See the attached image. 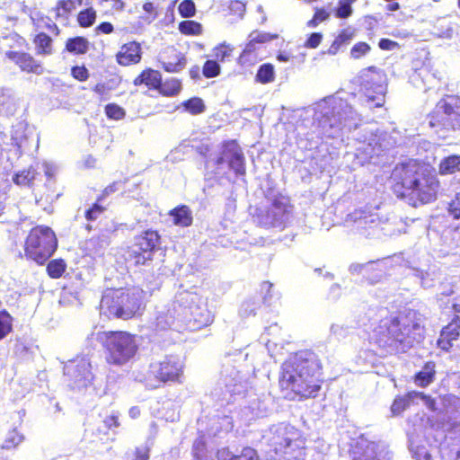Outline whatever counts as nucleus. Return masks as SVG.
<instances>
[{
  "instance_id": "1",
  "label": "nucleus",
  "mask_w": 460,
  "mask_h": 460,
  "mask_svg": "<svg viewBox=\"0 0 460 460\" xmlns=\"http://www.w3.org/2000/svg\"><path fill=\"white\" fill-rule=\"evenodd\" d=\"M321 363L312 350H300L282 364L279 385L286 397L293 399L315 397L320 385Z\"/></svg>"
},
{
  "instance_id": "2",
  "label": "nucleus",
  "mask_w": 460,
  "mask_h": 460,
  "mask_svg": "<svg viewBox=\"0 0 460 460\" xmlns=\"http://www.w3.org/2000/svg\"><path fill=\"white\" fill-rule=\"evenodd\" d=\"M394 191L398 196L410 197L414 207L436 199L439 182L433 171L416 160L398 164L392 172Z\"/></svg>"
},
{
  "instance_id": "3",
  "label": "nucleus",
  "mask_w": 460,
  "mask_h": 460,
  "mask_svg": "<svg viewBox=\"0 0 460 460\" xmlns=\"http://www.w3.org/2000/svg\"><path fill=\"white\" fill-rule=\"evenodd\" d=\"M376 343L387 352H405L423 338V328L410 315L386 319L374 332Z\"/></svg>"
},
{
  "instance_id": "4",
  "label": "nucleus",
  "mask_w": 460,
  "mask_h": 460,
  "mask_svg": "<svg viewBox=\"0 0 460 460\" xmlns=\"http://www.w3.org/2000/svg\"><path fill=\"white\" fill-rule=\"evenodd\" d=\"M315 119L321 134L328 138L341 137L345 129H356L361 120L347 101L335 97L324 99L317 104Z\"/></svg>"
},
{
  "instance_id": "5",
  "label": "nucleus",
  "mask_w": 460,
  "mask_h": 460,
  "mask_svg": "<svg viewBox=\"0 0 460 460\" xmlns=\"http://www.w3.org/2000/svg\"><path fill=\"white\" fill-rule=\"evenodd\" d=\"M273 460H305L306 438L302 430L288 423L272 425L262 436Z\"/></svg>"
},
{
  "instance_id": "6",
  "label": "nucleus",
  "mask_w": 460,
  "mask_h": 460,
  "mask_svg": "<svg viewBox=\"0 0 460 460\" xmlns=\"http://www.w3.org/2000/svg\"><path fill=\"white\" fill-rule=\"evenodd\" d=\"M399 132H387L376 127L367 126L354 136V156L356 164L364 165L375 156H380L385 151L394 147L398 143Z\"/></svg>"
},
{
  "instance_id": "7",
  "label": "nucleus",
  "mask_w": 460,
  "mask_h": 460,
  "mask_svg": "<svg viewBox=\"0 0 460 460\" xmlns=\"http://www.w3.org/2000/svg\"><path fill=\"white\" fill-rule=\"evenodd\" d=\"M145 292L139 288H108L103 292L101 314L108 317L129 319L140 314L144 305Z\"/></svg>"
},
{
  "instance_id": "8",
  "label": "nucleus",
  "mask_w": 460,
  "mask_h": 460,
  "mask_svg": "<svg viewBox=\"0 0 460 460\" xmlns=\"http://www.w3.org/2000/svg\"><path fill=\"white\" fill-rule=\"evenodd\" d=\"M173 310L177 313L178 322L190 329L208 326L213 321L211 313L195 292L178 291L173 300Z\"/></svg>"
},
{
  "instance_id": "9",
  "label": "nucleus",
  "mask_w": 460,
  "mask_h": 460,
  "mask_svg": "<svg viewBox=\"0 0 460 460\" xmlns=\"http://www.w3.org/2000/svg\"><path fill=\"white\" fill-rule=\"evenodd\" d=\"M236 359L227 358L222 365L220 377L211 390V396L222 403L230 404L239 398L246 389V380L236 367L233 365Z\"/></svg>"
},
{
  "instance_id": "10",
  "label": "nucleus",
  "mask_w": 460,
  "mask_h": 460,
  "mask_svg": "<svg viewBox=\"0 0 460 460\" xmlns=\"http://www.w3.org/2000/svg\"><path fill=\"white\" fill-rule=\"evenodd\" d=\"M99 339L104 342L110 365L122 367L130 362L138 348L134 335L127 332H104L99 333Z\"/></svg>"
},
{
  "instance_id": "11",
  "label": "nucleus",
  "mask_w": 460,
  "mask_h": 460,
  "mask_svg": "<svg viewBox=\"0 0 460 460\" xmlns=\"http://www.w3.org/2000/svg\"><path fill=\"white\" fill-rule=\"evenodd\" d=\"M292 217V207L284 196L268 199L267 202L255 208L252 219L264 228L284 229Z\"/></svg>"
},
{
  "instance_id": "12",
  "label": "nucleus",
  "mask_w": 460,
  "mask_h": 460,
  "mask_svg": "<svg viewBox=\"0 0 460 460\" xmlns=\"http://www.w3.org/2000/svg\"><path fill=\"white\" fill-rule=\"evenodd\" d=\"M58 246L55 233L50 227L38 226L32 228L25 243L26 255L39 264H43Z\"/></svg>"
},
{
  "instance_id": "13",
  "label": "nucleus",
  "mask_w": 460,
  "mask_h": 460,
  "mask_svg": "<svg viewBox=\"0 0 460 460\" xmlns=\"http://www.w3.org/2000/svg\"><path fill=\"white\" fill-rule=\"evenodd\" d=\"M429 124L447 130L460 128V98L448 95L439 101L429 116Z\"/></svg>"
},
{
  "instance_id": "14",
  "label": "nucleus",
  "mask_w": 460,
  "mask_h": 460,
  "mask_svg": "<svg viewBox=\"0 0 460 460\" xmlns=\"http://www.w3.org/2000/svg\"><path fill=\"white\" fill-rule=\"evenodd\" d=\"M362 85L366 90L361 102L368 109L382 107L386 92L385 74L376 67H369L362 72Z\"/></svg>"
},
{
  "instance_id": "15",
  "label": "nucleus",
  "mask_w": 460,
  "mask_h": 460,
  "mask_svg": "<svg viewBox=\"0 0 460 460\" xmlns=\"http://www.w3.org/2000/svg\"><path fill=\"white\" fill-rule=\"evenodd\" d=\"M91 369V363L84 357L76 358L66 362L64 366V375L68 385L74 389L86 387L93 379Z\"/></svg>"
},
{
  "instance_id": "16",
  "label": "nucleus",
  "mask_w": 460,
  "mask_h": 460,
  "mask_svg": "<svg viewBox=\"0 0 460 460\" xmlns=\"http://www.w3.org/2000/svg\"><path fill=\"white\" fill-rule=\"evenodd\" d=\"M392 458L391 451L384 443L368 440L363 436L357 439L353 447L352 460H392Z\"/></svg>"
},
{
  "instance_id": "17",
  "label": "nucleus",
  "mask_w": 460,
  "mask_h": 460,
  "mask_svg": "<svg viewBox=\"0 0 460 460\" xmlns=\"http://www.w3.org/2000/svg\"><path fill=\"white\" fill-rule=\"evenodd\" d=\"M183 364L179 356H166L159 362L150 365V372L161 382L180 381Z\"/></svg>"
},
{
  "instance_id": "18",
  "label": "nucleus",
  "mask_w": 460,
  "mask_h": 460,
  "mask_svg": "<svg viewBox=\"0 0 460 460\" xmlns=\"http://www.w3.org/2000/svg\"><path fill=\"white\" fill-rule=\"evenodd\" d=\"M346 223L351 224L357 233L367 237L378 236L379 231L385 230L381 226V221L377 215L363 211H355L349 215Z\"/></svg>"
},
{
  "instance_id": "19",
  "label": "nucleus",
  "mask_w": 460,
  "mask_h": 460,
  "mask_svg": "<svg viewBox=\"0 0 460 460\" xmlns=\"http://www.w3.org/2000/svg\"><path fill=\"white\" fill-rule=\"evenodd\" d=\"M157 232L147 230L135 238L131 254H134L136 264H145L152 259V253L159 243Z\"/></svg>"
},
{
  "instance_id": "20",
  "label": "nucleus",
  "mask_w": 460,
  "mask_h": 460,
  "mask_svg": "<svg viewBox=\"0 0 460 460\" xmlns=\"http://www.w3.org/2000/svg\"><path fill=\"white\" fill-rule=\"evenodd\" d=\"M227 163L231 170L236 175L243 176L245 174L244 156L240 146L234 142L225 144L221 155L217 158V164H222Z\"/></svg>"
},
{
  "instance_id": "21",
  "label": "nucleus",
  "mask_w": 460,
  "mask_h": 460,
  "mask_svg": "<svg viewBox=\"0 0 460 460\" xmlns=\"http://www.w3.org/2000/svg\"><path fill=\"white\" fill-rule=\"evenodd\" d=\"M240 406V410L235 414L236 418L243 421H250L263 417L269 411V403L254 394H249L248 398L243 401Z\"/></svg>"
},
{
  "instance_id": "22",
  "label": "nucleus",
  "mask_w": 460,
  "mask_h": 460,
  "mask_svg": "<svg viewBox=\"0 0 460 460\" xmlns=\"http://www.w3.org/2000/svg\"><path fill=\"white\" fill-rule=\"evenodd\" d=\"M420 401L422 402V403L426 405L429 410L434 411L436 409V402L434 399L421 392L412 391L409 392L402 397L396 398L391 406V411L394 414L398 415L411 403H418Z\"/></svg>"
},
{
  "instance_id": "23",
  "label": "nucleus",
  "mask_w": 460,
  "mask_h": 460,
  "mask_svg": "<svg viewBox=\"0 0 460 460\" xmlns=\"http://www.w3.org/2000/svg\"><path fill=\"white\" fill-rule=\"evenodd\" d=\"M141 57V46L136 41L123 44L116 54L117 62L121 66L137 64L140 62Z\"/></svg>"
},
{
  "instance_id": "24",
  "label": "nucleus",
  "mask_w": 460,
  "mask_h": 460,
  "mask_svg": "<svg viewBox=\"0 0 460 460\" xmlns=\"http://www.w3.org/2000/svg\"><path fill=\"white\" fill-rule=\"evenodd\" d=\"M8 58L13 60L19 67L25 72L41 75L43 68L30 54L24 52L9 51L6 53Z\"/></svg>"
},
{
  "instance_id": "25",
  "label": "nucleus",
  "mask_w": 460,
  "mask_h": 460,
  "mask_svg": "<svg viewBox=\"0 0 460 460\" xmlns=\"http://www.w3.org/2000/svg\"><path fill=\"white\" fill-rule=\"evenodd\" d=\"M459 328L460 324L458 318L454 319L442 329L440 337L438 340V346L443 350H449L453 345V341H456L459 337Z\"/></svg>"
},
{
  "instance_id": "26",
  "label": "nucleus",
  "mask_w": 460,
  "mask_h": 460,
  "mask_svg": "<svg viewBox=\"0 0 460 460\" xmlns=\"http://www.w3.org/2000/svg\"><path fill=\"white\" fill-rule=\"evenodd\" d=\"M217 460H260L255 449L244 447L239 454H234L228 448H222L217 451Z\"/></svg>"
},
{
  "instance_id": "27",
  "label": "nucleus",
  "mask_w": 460,
  "mask_h": 460,
  "mask_svg": "<svg viewBox=\"0 0 460 460\" xmlns=\"http://www.w3.org/2000/svg\"><path fill=\"white\" fill-rule=\"evenodd\" d=\"M178 321L177 313L173 310V301L168 306L157 311L155 325L160 330L171 328Z\"/></svg>"
},
{
  "instance_id": "28",
  "label": "nucleus",
  "mask_w": 460,
  "mask_h": 460,
  "mask_svg": "<svg viewBox=\"0 0 460 460\" xmlns=\"http://www.w3.org/2000/svg\"><path fill=\"white\" fill-rule=\"evenodd\" d=\"M409 448L415 460H432L426 444L422 443L414 434H411L409 437Z\"/></svg>"
},
{
  "instance_id": "29",
  "label": "nucleus",
  "mask_w": 460,
  "mask_h": 460,
  "mask_svg": "<svg viewBox=\"0 0 460 460\" xmlns=\"http://www.w3.org/2000/svg\"><path fill=\"white\" fill-rule=\"evenodd\" d=\"M377 265L375 261H368L367 263H352L349 266V271L352 274H363V276L367 277L369 279V281L374 284L380 280V279L383 276L382 270H378L377 272L375 274L374 278H370L368 276V273L372 270H376V266Z\"/></svg>"
},
{
  "instance_id": "30",
  "label": "nucleus",
  "mask_w": 460,
  "mask_h": 460,
  "mask_svg": "<svg viewBox=\"0 0 460 460\" xmlns=\"http://www.w3.org/2000/svg\"><path fill=\"white\" fill-rule=\"evenodd\" d=\"M174 225L179 226H189L192 223V212L185 205L179 206L169 213Z\"/></svg>"
},
{
  "instance_id": "31",
  "label": "nucleus",
  "mask_w": 460,
  "mask_h": 460,
  "mask_svg": "<svg viewBox=\"0 0 460 460\" xmlns=\"http://www.w3.org/2000/svg\"><path fill=\"white\" fill-rule=\"evenodd\" d=\"M161 75L158 71L148 69L142 72L135 80V85H140L142 84H146L149 87L158 88L162 85Z\"/></svg>"
},
{
  "instance_id": "32",
  "label": "nucleus",
  "mask_w": 460,
  "mask_h": 460,
  "mask_svg": "<svg viewBox=\"0 0 460 460\" xmlns=\"http://www.w3.org/2000/svg\"><path fill=\"white\" fill-rule=\"evenodd\" d=\"M435 373V364L433 362H427L415 376L416 385L423 387L429 385L433 382Z\"/></svg>"
},
{
  "instance_id": "33",
  "label": "nucleus",
  "mask_w": 460,
  "mask_h": 460,
  "mask_svg": "<svg viewBox=\"0 0 460 460\" xmlns=\"http://www.w3.org/2000/svg\"><path fill=\"white\" fill-rule=\"evenodd\" d=\"M457 172H460V155H453L441 160L439 164L441 174H453Z\"/></svg>"
},
{
  "instance_id": "34",
  "label": "nucleus",
  "mask_w": 460,
  "mask_h": 460,
  "mask_svg": "<svg viewBox=\"0 0 460 460\" xmlns=\"http://www.w3.org/2000/svg\"><path fill=\"white\" fill-rule=\"evenodd\" d=\"M172 52L173 53L172 59V60L164 59L162 61V65L165 71L171 72V73H176V72L182 70L185 67L186 59L181 54L176 53V51L174 49H172Z\"/></svg>"
},
{
  "instance_id": "35",
  "label": "nucleus",
  "mask_w": 460,
  "mask_h": 460,
  "mask_svg": "<svg viewBox=\"0 0 460 460\" xmlns=\"http://www.w3.org/2000/svg\"><path fill=\"white\" fill-rule=\"evenodd\" d=\"M34 43L36 45L38 54L49 55L52 52V40L47 34L41 32L39 33L35 39Z\"/></svg>"
},
{
  "instance_id": "36",
  "label": "nucleus",
  "mask_w": 460,
  "mask_h": 460,
  "mask_svg": "<svg viewBox=\"0 0 460 460\" xmlns=\"http://www.w3.org/2000/svg\"><path fill=\"white\" fill-rule=\"evenodd\" d=\"M75 8L69 2V0H59L58 1L56 6L51 10L54 13V16L57 19L66 20L68 15L74 11Z\"/></svg>"
},
{
  "instance_id": "37",
  "label": "nucleus",
  "mask_w": 460,
  "mask_h": 460,
  "mask_svg": "<svg viewBox=\"0 0 460 460\" xmlns=\"http://www.w3.org/2000/svg\"><path fill=\"white\" fill-rule=\"evenodd\" d=\"M66 48L71 53L84 54L88 50V41L83 37L69 39Z\"/></svg>"
},
{
  "instance_id": "38",
  "label": "nucleus",
  "mask_w": 460,
  "mask_h": 460,
  "mask_svg": "<svg viewBox=\"0 0 460 460\" xmlns=\"http://www.w3.org/2000/svg\"><path fill=\"white\" fill-rule=\"evenodd\" d=\"M275 79V70L271 64L261 65L256 74V80L261 84H269Z\"/></svg>"
},
{
  "instance_id": "39",
  "label": "nucleus",
  "mask_w": 460,
  "mask_h": 460,
  "mask_svg": "<svg viewBox=\"0 0 460 460\" xmlns=\"http://www.w3.org/2000/svg\"><path fill=\"white\" fill-rule=\"evenodd\" d=\"M13 329V317L6 311H0V341Z\"/></svg>"
},
{
  "instance_id": "40",
  "label": "nucleus",
  "mask_w": 460,
  "mask_h": 460,
  "mask_svg": "<svg viewBox=\"0 0 460 460\" xmlns=\"http://www.w3.org/2000/svg\"><path fill=\"white\" fill-rule=\"evenodd\" d=\"M38 172L33 167H30L28 170H24L17 173L13 181L18 185L30 184L32 181L36 180Z\"/></svg>"
},
{
  "instance_id": "41",
  "label": "nucleus",
  "mask_w": 460,
  "mask_h": 460,
  "mask_svg": "<svg viewBox=\"0 0 460 460\" xmlns=\"http://www.w3.org/2000/svg\"><path fill=\"white\" fill-rule=\"evenodd\" d=\"M179 30L183 34L199 35L201 33V24L195 21H184L179 24Z\"/></svg>"
},
{
  "instance_id": "42",
  "label": "nucleus",
  "mask_w": 460,
  "mask_h": 460,
  "mask_svg": "<svg viewBox=\"0 0 460 460\" xmlns=\"http://www.w3.org/2000/svg\"><path fill=\"white\" fill-rule=\"evenodd\" d=\"M66 267V263L63 260H53L49 262L47 270L51 278L58 279L62 276Z\"/></svg>"
},
{
  "instance_id": "43",
  "label": "nucleus",
  "mask_w": 460,
  "mask_h": 460,
  "mask_svg": "<svg viewBox=\"0 0 460 460\" xmlns=\"http://www.w3.org/2000/svg\"><path fill=\"white\" fill-rule=\"evenodd\" d=\"M187 111L191 114H199L204 111L205 105L200 98L194 97L182 103Z\"/></svg>"
},
{
  "instance_id": "44",
  "label": "nucleus",
  "mask_w": 460,
  "mask_h": 460,
  "mask_svg": "<svg viewBox=\"0 0 460 460\" xmlns=\"http://www.w3.org/2000/svg\"><path fill=\"white\" fill-rule=\"evenodd\" d=\"M13 102L11 95L5 89H0V113L10 114L13 113Z\"/></svg>"
},
{
  "instance_id": "45",
  "label": "nucleus",
  "mask_w": 460,
  "mask_h": 460,
  "mask_svg": "<svg viewBox=\"0 0 460 460\" xmlns=\"http://www.w3.org/2000/svg\"><path fill=\"white\" fill-rule=\"evenodd\" d=\"M96 12L93 8H87L79 13L77 20L82 27H89L93 24Z\"/></svg>"
},
{
  "instance_id": "46",
  "label": "nucleus",
  "mask_w": 460,
  "mask_h": 460,
  "mask_svg": "<svg viewBox=\"0 0 460 460\" xmlns=\"http://www.w3.org/2000/svg\"><path fill=\"white\" fill-rule=\"evenodd\" d=\"M202 72L207 78L215 77L220 73V66L215 60H207L203 66Z\"/></svg>"
},
{
  "instance_id": "47",
  "label": "nucleus",
  "mask_w": 460,
  "mask_h": 460,
  "mask_svg": "<svg viewBox=\"0 0 460 460\" xmlns=\"http://www.w3.org/2000/svg\"><path fill=\"white\" fill-rule=\"evenodd\" d=\"M178 11L182 17H192L196 13L195 4L192 0H184L179 4Z\"/></svg>"
},
{
  "instance_id": "48",
  "label": "nucleus",
  "mask_w": 460,
  "mask_h": 460,
  "mask_svg": "<svg viewBox=\"0 0 460 460\" xmlns=\"http://www.w3.org/2000/svg\"><path fill=\"white\" fill-rule=\"evenodd\" d=\"M181 87L180 81L173 79L162 84L161 90L165 95L172 96L181 91Z\"/></svg>"
},
{
  "instance_id": "49",
  "label": "nucleus",
  "mask_w": 460,
  "mask_h": 460,
  "mask_svg": "<svg viewBox=\"0 0 460 460\" xmlns=\"http://www.w3.org/2000/svg\"><path fill=\"white\" fill-rule=\"evenodd\" d=\"M249 38H251V41H255V43H265L269 42L272 40L278 38L277 34H270L268 32L254 31L249 34Z\"/></svg>"
},
{
  "instance_id": "50",
  "label": "nucleus",
  "mask_w": 460,
  "mask_h": 460,
  "mask_svg": "<svg viewBox=\"0 0 460 460\" xmlns=\"http://www.w3.org/2000/svg\"><path fill=\"white\" fill-rule=\"evenodd\" d=\"M22 439L23 437L21 434H19L16 430H13L7 435L3 445V448L11 449L15 447L22 441Z\"/></svg>"
},
{
  "instance_id": "51",
  "label": "nucleus",
  "mask_w": 460,
  "mask_h": 460,
  "mask_svg": "<svg viewBox=\"0 0 460 460\" xmlns=\"http://www.w3.org/2000/svg\"><path fill=\"white\" fill-rule=\"evenodd\" d=\"M232 51L233 49L225 43L217 46L213 49L214 57L221 62H224L226 58H228L231 56Z\"/></svg>"
},
{
  "instance_id": "52",
  "label": "nucleus",
  "mask_w": 460,
  "mask_h": 460,
  "mask_svg": "<svg viewBox=\"0 0 460 460\" xmlns=\"http://www.w3.org/2000/svg\"><path fill=\"white\" fill-rule=\"evenodd\" d=\"M370 50V46L366 42H358L355 44L350 49V57L352 58L358 59L362 56L368 53Z\"/></svg>"
},
{
  "instance_id": "53",
  "label": "nucleus",
  "mask_w": 460,
  "mask_h": 460,
  "mask_svg": "<svg viewBox=\"0 0 460 460\" xmlns=\"http://www.w3.org/2000/svg\"><path fill=\"white\" fill-rule=\"evenodd\" d=\"M106 115L114 119H120L124 117V110L116 104H108L105 108Z\"/></svg>"
},
{
  "instance_id": "54",
  "label": "nucleus",
  "mask_w": 460,
  "mask_h": 460,
  "mask_svg": "<svg viewBox=\"0 0 460 460\" xmlns=\"http://www.w3.org/2000/svg\"><path fill=\"white\" fill-rule=\"evenodd\" d=\"M448 212L455 219H460V191L456 192L455 199L449 203Z\"/></svg>"
},
{
  "instance_id": "55",
  "label": "nucleus",
  "mask_w": 460,
  "mask_h": 460,
  "mask_svg": "<svg viewBox=\"0 0 460 460\" xmlns=\"http://www.w3.org/2000/svg\"><path fill=\"white\" fill-rule=\"evenodd\" d=\"M258 308V303L253 300H248L243 303L240 314L243 316H249L252 314H255V311Z\"/></svg>"
},
{
  "instance_id": "56",
  "label": "nucleus",
  "mask_w": 460,
  "mask_h": 460,
  "mask_svg": "<svg viewBox=\"0 0 460 460\" xmlns=\"http://www.w3.org/2000/svg\"><path fill=\"white\" fill-rule=\"evenodd\" d=\"M103 207L96 203L85 211V217L88 221H94L103 212Z\"/></svg>"
},
{
  "instance_id": "57",
  "label": "nucleus",
  "mask_w": 460,
  "mask_h": 460,
  "mask_svg": "<svg viewBox=\"0 0 460 460\" xmlns=\"http://www.w3.org/2000/svg\"><path fill=\"white\" fill-rule=\"evenodd\" d=\"M272 289L273 284L269 281L263 282L261 286V293L263 294V300L265 303L269 305L271 304V299L273 297Z\"/></svg>"
},
{
  "instance_id": "58",
  "label": "nucleus",
  "mask_w": 460,
  "mask_h": 460,
  "mask_svg": "<svg viewBox=\"0 0 460 460\" xmlns=\"http://www.w3.org/2000/svg\"><path fill=\"white\" fill-rule=\"evenodd\" d=\"M38 168L41 169L48 179H51L57 172V166L49 162H43L40 166L38 164Z\"/></svg>"
},
{
  "instance_id": "59",
  "label": "nucleus",
  "mask_w": 460,
  "mask_h": 460,
  "mask_svg": "<svg viewBox=\"0 0 460 460\" xmlns=\"http://www.w3.org/2000/svg\"><path fill=\"white\" fill-rule=\"evenodd\" d=\"M352 13L351 6L349 3H345L344 1H340V6L337 9V16L339 18H347L349 17Z\"/></svg>"
},
{
  "instance_id": "60",
  "label": "nucleus",
  "mask_w": 460,
  "mask_h": 460,
  "mask_svg": "<svg viewBox=\"0 0 460 460\" xmlns=\"http://www.w3.org/2000/svg\"><path fill=\"white\" fill-rule=\"evenodd\" d=\"M72 75L79 81H85L89 74L84 66H74L72 68Z\"/></svg>"
},
{
  "instance_id": "61",
  "label": "nucleus",
  "mask_w": 460,
  "mask_h": 460,
  "mask_svg": "<svg viewBox=\"0 0 460 460\" xmlns=\"http://www.w3.org/2000/svg\"><path fill=\"white\" fill-rule=\"evenodd\" d=\"M415 275L420 279L421 285L425 288H430L433 286V280L428 279L429 273L420 269H413Z\"/></svg>"
},
{
  "instance_id": "62",
  "label": "nucleus",
  "mask_w": 460,
  "mask_h": 460,
  "mask_svg": "<svg viewBox=\"0 0 460 460\" xmlns=\"http://www.w3.org/2000/svg\"><path fill=\"white\" fill-rule=\"evenodd\" d=\"M322 39H323V36L321 33H317V32L312 33L309 36L308 40H306L305 46L306 48L315 49L321 43Z\"/></svg>"
},
{
  "instance_id": "63",
  "label": "nucleus",
  "mask_w": 460,
  "mask_h": 460,
  "mask_svg": "<svg viewBox=\"0 0 460 460\" xmlns=\"http://www.w3.org/2000/svg\"><path fill=\"white\" fill-rule=\"evenodd\" d=\"M118 419V414L113 412L103 420V424L107 429L117 428L119 425Z\"/></svg>"
},
{
  "instance_id": "64",
  "label": "nucleus",
  "mask_w": 460,
  "mask_h": 460,
  "mask_svg": "<svg viewBox=\"0 0 460 460\" xmlns=\"http://www.w3.org/2000/svg\"><path fill=\"white\" fill-rule=\"evenodd\" d=\"M149 459V448L145 447H139L136 448L135 458L133 460H148Z\"/></svg>"
}]
</instances>
